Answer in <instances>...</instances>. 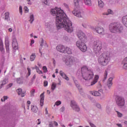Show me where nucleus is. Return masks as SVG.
<instances>
[{
    "label": "nucleus",
    "mask_w": 127,
    "mask_h": 127,
    "mask_svg": "<svg viewBox=\"0 0 127 127\" xmlns=\"http://www.w3.org/2000/svg\"><path fill=\"white\" fill-rule=\"evenodd\" d=\"M55 105H56V106H60V105H61V101H57V102L55 103Z\"/></svg>",
    "instance_id": "45"
},
{
    "label": "nucleus",
    "mask_w": 127,
    "mask_h": 127,
    "mask_svg": "<svg viewBox=\"0 0 127 127\" xmlns=\"http://www.w3.org/2000/svg\"><path fill=\"white\" fill-rule=\"evenodd\" d=\"M103 48L102 42L99 40L94 41L93 43V50L95 53H99Z\"/></svg>",
    "instance_id": "5"
},
{
    "label": "nucleus",
    "mask_w": 127,
    "mask_h": 127,
    "mask_svg": "<svg viewBox=\"0 0 127 127\" xmlns=\"http://www.w3.org/2000/svg\"><path fill=\"white\" fill-rule=\"evenodd\" d=\"M86 42H83L81 40H78L76 42V46L82 52H86L87 51V45L85 44Z\"/></svg>",
    "instance_id": "6"
},
{
    "label": "nucleus",
    "mask_w": 127,
    "mask_h": 127,
    "mask_svg": "<svg viewBox=\"0 0 127 127\" xmlns=\"http://www.w3.org/2000/svg\"><path fill=\"white\" fill-rule=\"evenodd\" d=\"M19 12L20 14L22 15V7L21 6H19Z\"/></svg>",
    "instance_id": "47"
},
{
    "label": "nucleus",
    "mask_w": 127,
    "mask_h": 127,
    "mask_svg": "<svg viewBox=\"0 0 127 127\" xmlns=\"http://www.w3.org/2000/svg\"><path fill=\"white\" fill-rule=\"evenodd\" d=\"M117 125L118 126V127H123V126L122 125V124H117Z\"/></svg>",
    "instance_id": "62"
},
{
    "label": "nucleus",
    "mask_w": 127,
    "mask_h": 127,
    "mask_svg": "<svg viewBox=\"0 0 127 127\" xmlns=\"http://www.w3.org/2000/svg\"><path fill=\"white\" fill-rule=\"evenodd\" d=\"M64 53H66L67 54H71L72 53V49H70L69 47H65Z\"/></svg>",
    "instance_id": "21"
},
{
    "label": "nucleus",
    "mask_w": 127,
    "mask_h": 127,
    "mask_svg": "<svg viewBox=\"0 0 127 127\" xmlns=\"http://www.w3.org/2000/svg\"><path fill=\"white\" fill-rule=\"evenodd\" d=\"M64 6H65V7H66V8H68V4H67V3H64Z\"/></svg>",
    "instance_id": "57"
},
{
    "label": "nucleus",
    "mask_w": 127,
    "mask_h": 127,
    "mask_svg": "<svg viewBox=\"0 0 127 127\" xmlns=\"http://www.w3.org/2000/svg\"><path fill=\"white\" fill-rule=\"evenodd\" d=\"M71 107L76 112H79L80 111V108H79V106L77 105V104H76V102L74 100L71 101Z\"/></svg>",
    "instance_id": "11"
},
{
    "label": "nucleus",
    "mask_w": 127,
    "mask_h": 127,
    "mask_svg": "<svg viewBox=\"0 0 127 127\" xmlns=\"http://www.w3.org/2000/svg\"><path fill=\"white\" fill-rule=\"evenodd\" d=\"M95 30L97 33H98V34H100L101 35H104V34L105 33V29L100 26H97L95 28Z\"/></svg>",
    "instance_id": "10"
},
{
    "label": "nucleus",
    "mask_w": 127,
    "mask_h": 127,
    "mask_svg": "<svg viewBox=\"0 0 127 127\" xmlns=\"http://www.w3.org/2000/svg\"><path fill=\"white\" fill-rule=\"evenodd\" d=\"M5 19L6 20H9V12H6L4 13Z\"/></svg>",
    "instance_id": "28"
},
{
    "label": "nucleus",
    "mask_w": 127,
    "mask_h": 127,
    "mask_svg": "<svg viewBox=\"0 0 127 127\" xmlns=\"http://www.w3.org/2000/svg\"><path fill=\"white\" fill-rule=\"evenodd\" d=\"M116 113H117L118 118H122V117H123V114L121 113V112L116 111Z\"/></svg>",
    "instance_id": "37"
},
{
    "label": "nucleus",
    "mask_w": 127,
    "mask_h": 127,
    "mask_svg": "<svg viewBox=\"0 0 127 127\" xmlns=\"http://www.w3.org/2000/svg\"><path fill=\"white\" fill-rule=\"evenodd\" d=\"M36 123L37 125H40V124H41V122H40V119H38L36 121Z\"/></svg>",
    "instance_id": "52"
},
{
    "label": "nucleus",
    "mask_w": 127,
    "mask_h": 127,
    "mask_svg": "<svg viewBox=\"0 0 127 127\" xmlns=\"http://www.w3.org/2000/svg\"><path fill=\"white\" fill-rule=\"evenodd\" d=\"M31 44H34V40H32L31 41Z\"/></svg>",
    "instance_id": "63"
},
{
    "label": "nucleus",
    "mask_w": 127,
    "mask_h": 127,
    "mask_svg": "<svg viewBox=\"0 0 127 127\" xmlns=\"http://www.w3.org/2000/svg\"><path fill=\"white\" fill-rule=\"evenodd\" d=\"M16 91L19 95L22 93V89L21 88H19Z\"/></svg>",
    "instance_id": "38"
},
{
    "label": "nucleus",
    "mask_w": 127,
    "mask_h": 127,
    "mask_svg": "<svg viewBox=\"0 0 127 127\" xmlns=\"http://www.w3.org/2000/svg\"><path fill=\"white\" fill-rule=\"evenodd\" d=\"M8 97L7 96H3L2 98L1 99V102H4V101H5V100H7L8 99Z\"/></svg>",
    "instance_id": "40"
},
{
    "label": "nucleus",
    "mask_w": 127,
    "mask_h": 127,
    "mask_svg": "<svg viewBox=\"0 0 127 127\" xmlns=\"http://www.w3.org/2000/svg\"><path fill=\"white\" fill-rule=\"evenodd\" d=\"M43 70H44V73H47V67L46 66H43Z\"/></svg>",
    "instance_id": "44"
},
{
    "label": "nucleus",
    "mask_w": 127,
    "mask_h": 127,
    "mask_svg": "<svg viewBox=\"0 0 127 127\" xmlns=\"http://www.w3.org/2000/svg\"><path fill=\"white\" fill-rule=\"evenodd\" d=\"M124 62H127V57L125 59H124Z\"/></svg>",
    "instance_id": "64"
},
{
    "label": "nucleus",
    "mask_w": 127,
    "mask_h": 127,
    "mask_svg": "<svg viewBox=\"0 0 127 127\" xmlns=\"http://www.w3.org/2000/svg\"><path fill=\"white\" fill-rule=\"evenodd\" d=\"M36 57V56L35 55V54H32L30 57V61H34V60H35Z\"/></svg>",
    "instance_id": "30"
},
{
    "label": "nucleus",
    "mask_w": 127,
    "mask_h": 127,
    "mask_svg": "<svg viewBox=\"0 0 127 127\" xmlns=\"http://www.w3.org/2000/svg\"><path fill=\"white\" fill-rule=\"evenodd\" d=\"M45 113L46 115H48V110H47V108L45 109Z\"/></svg>",
    "instance_id": "60"
},
{
    "label": "nucleus",
    "mask_w": 127,
    "mask_h": 127,
    "mask_svg": "<svg viewBox=\"0 0 127 127\" xmlns=\"http://www.w3.org/2000/svg\"><path fill=\"white\" fill-rule=\"evenodd\" d=\"M90 94L93 95V96H95V97L101 96V93L99 91H90Z\"/></svg>",
    "instance_id": "19"
},
{
    "label": "nucleus",
    "mask_w": 127,
    "mask_h": 127,
    "mask_svg": "<svg viewBox=\"0 0 127 127\" xmlns=\"http://www.w3.org/2000/svg\"><path fill=\"white\" fill-rule=\"evenodd\" d=\"M109 30L112 33H121L123 32L124 28L118 23H112L109 25Z\"/></svg>",
    "instance_id": "4"
},
{
    "label": "nucleus",
    "mask_w": 127,
    "mask_h": 127,
    "mask_svg": "<svg viewBox=\"0 0 127 127\" xmlns=\"http://www.w3.org/2000/svg\"><path fill=\"white\" fill-rule=\"evenodd\" d=\"M108 13H103V15H109V14H113V11H112V10H111V9H108Z\"/></svg>",
    "instance_id": "32"
},
{
    "label": "nucleus",
    "mask_w": 127,
    "mask_h": 127,
    "mask_svg": "<svg viewBox=\"0 0 127 127\" xmlns=\"http://www.w3.org/2000/svg\"><path fill=\"white\" fill-rule=\"evenodd\" d=\"M60 112H64L65 111V107H62L60 109Z\"/></svg>",
    "instance_id": "49"
},
{
    "label": "nucleus",
    "mask_w": 127,
    "mask_h": 127,
    "mask_svg": "<svg viewBox=\"0 0 127 127\" xmlns=\"http://www.w3.org/2000/svg\"><path fill=\"white\" fill-rule=\"evenodd\" d=\"M72 13L74 15L77 16V17H82L83 16V12H82V10L78 9V8H76L73 10Z\"/></svg>",
    "instance_id": "9"
},
{
    "label": "nucleus",
    "mask_w": 127,
    "mask_h": 127,
    "mask_svg": "<svg viewBox=\"0 0 127 127\" xmlns=\"http://www.w3.org/2000/svg\"><path fill=\"white\" fill-rule=\"evenodd\" d=\"M57 84L55 82H53L52 86H51V89L52 90H53V91H54V90H55V89L56 88V86H57Z\"/></svg>",
    "instance_id": "33"
},
{
    "label": "nucleus",
    "mask_w": 127,
    "mask_h": 127,
    "mask_svg": "<svg viewBox=\"0 0 127 127\" xmlns=\"http://www.w3.org/2000/svg\"><path fill=\"white\" fill-rule=\"evenodd\" d=\"M122 23L127 27V15L124 16L122 18Z\"/></svg>",
    "instance_id": "18"
},
{
    "label": "nucleus",
    "mask_w": 127,
    "mask_h": 127,
    "mask_svg": "<svg viewBox=\"0 0 127 127\" xmlns=\"http://www.w3.org/2000/svg\"><path fill=\"white\" fill-rule=\"evenodd\" d=\"M20 95H21V97H24L25 96V93H22L21 94H20Z\"/></svg>",
    "instance_id": "59"
},
{
    "label": "nucleus",
    "mask_w": 127,
    "mask_h": 127,
    "mask_svg": "<svg viewBox=\"0 0 127 127\" xmlns=\"http://www.w3.org/2000/svg\"><path fill=\"white\" fill-rule=\"evenodd\" d=\"M98 63L102 66H107L110 61V56L108 52H103L98 58Z\"/></svg>",
    "instance_id": "3"
},
{
    "label": "nucleus",
    "mask_w": 127,
    "mask_h": 127,
    "mask_svg": "<svg viewBox=\"0 0 127 127\" xmlns=\"http://www.w3.org/2000/svg\"><path fill=\"white\" fill-rule=\"evenodd\" d=\"M31 111L33 112V113H37L38 111V108L36 106H34V105H32L31 106Z\"/></svg>",
    "instance_id": "23"
},
{
    "label": "nucleus",
    "mask_w": 127,
    "mask_h": 127,
    "mask_svg": "<svg viewBox=\"0 0 127 127\" xmlns=\"http://www.w3.org/2000/svg\"><path fill=\"white\" fill-rule=\"evenodd\" d=\"M107 77H108V71L105 70L104 72V79L103 80H106Z\"/></svg>",
    "instance_id": "35"
},
{
    "label": "nucleus",
    "mask_w": 127,
    "mask_h": 127,
    "mask_svg": "<svg viewBox=\"0 0 127 127\" xmlns=\"http://www.w3.org/2000/svg\"><path fill=\"white\" fill-rule=\"evenodd\" d=\"M7 82H8V81L7 80V79H4L2 82V85H5V84H6L7 83Z\"/></svg>",
    "instance_id": "42"
},
{
    "label": "nucleus",
    "mask_w": 127,
    "mask_h": 127,
    "mask_svg": "<svg viewBox=\"0 0 127 127\" xmlns=\"http://www.w3.org/2000/svg\"><path fill=\"white\" fill-rule=\"evenodd\" d=\"M77 36L81 41L87 42V37L83 32H79L77 34Z\"/></svg>",
    "instance_id": "8"
},
{
    "label": "nucleus",
    "mask_w": 127,
    "mask_h": 127,
    "mask_svg": "<svg viewBox=\"0 0 127 127\" xmlns=\"http://www.w3.org/2000/svg\"><path fill=\"white\" fill-rule=\"evenodd\" d=\"M49 127H53V123L52 122H50L49 125Z\"/></svg>",
    "instance_id": "55"
},
{
    "label": "nucleus",
    "mask_w": 127,
    "mask_h": 127,
    "mask_svg": "<svg viewBox=\"0 0 127 127\" xmlns=\"http://www.w3.org/2000/svg\"><path fill=\"white\" fill-rule=\"evenodd\" d=\"M24 10L26 13H27L29 11V9H28V7L27 6H25L24 8Z\"/></svg>",
    "instance_id": "39"
},
{
    "label": "nucleus",
    "mask_w": 127,
    "mask_h": 127,
    "mask_svg": "<svg viewBox=\"0 0 127 127\" xmlns=\"http://www.w3.org/2000/svg\"><path fill=\"white\" fill-rule=\"evenodd\" d=\"M84 3L86 5H91L92 4V2L91 0H84Z\"/></svg>",
    "instance_id": "26"
},
{
    "label": "nucleus",
    "mask_w": 127,
    "mask_h": 127,
    "mask_svg": "<svg viewBox=\"0 0 127 127\" xmlns=\"http://www.w3.org/2000/svg\"><path fill=\"white\" fill-rule=\"evenodd\" d=\"M80 0H74L73 3L75 6H79V3L80 2Z\"/></svg>",
    "instance_id": "29"
},
{
    "label": "nucleus",
    "mask_w": 127,
    "mask_h": 127,
    "mask_svg": "<svg viewBox=\"0 0 127 127\" xmlns=\"http://www.w3.org/2000/svg\"><path fill=\"white\" fill-rule=\"evenodd\" d=\"M37 72L38 73V74H43V73L42 72V71L40 70L39 68L36 70Z\"/></svg>",
    "instance_id": "51"
},
{
    "label": "nucleus",
    "mask_w": 127,
    "mask_h": 127,
    "mask_svg": "<svg viewBox=\"0 0 127 127\" xmlns=\"http://www.w3.org/2000/svg\"><path fill=\"white\" fill-rule=\"evenodd\" d=\"M5 45L6 47V50L7 52H9V42L8 41H5Z\"/></svg>",
    "instance_id": "20"
},
{
    "label": "nucleus",
    "mask_w": 127,
    "mask_h": 127,
    "mask_svg": "<svg viewBox=\"0 0 127 127\" xmlns=\"http://www.w3.org/2000/svg\"><path fill=\"white\" fill-rule=\"evenodd\" d=\"M96 107L98 108V109H101V105L100 104H97Z\"/></svg>",
    "instance_id": "56"
},
{
    "label": "nucleus",
    "mask_w": 127,
    "mask_h": 127,
    "mask_svg": "<svg viewBox=\"0 0 127 127\" xmlns=\"http://www.w3.org/2000/svg\"><path fill=\"white\" fill-rule=\"evenodd\" d=\"M47 0H43V1L45 3V4H47V3H48Z\"/></svg>",
    "instance_id": "58"
},
{
    "label": "nucleus",
    "mask_w": 127,
    "mask_h": 127,
    "mask_svg": "<svg viewBox=\"0 0 127 127\" xmlns=\"http://www.w3.org/2000/svg\"><path fill=\"white\" fill-rule=\"evenodd\" d=\"M12 46L13 49L16 50L18 48V44L17 43V40L16 38H14L12 40Z\"/></svg>",
    "instance_id": "13"
},
{
    "label": "nucleus",
    "mask_w": 127,
    "mask_h": 127,
    "mask_svg": "<svg viewBox=\"0 0 127 127\" xmlns=\"http://www.w3.org/2000/svg\"><path fill=\"white\" fill-rule=\"evenodd\" d=\"M0 51H3V44L2 43V40L0 38Z\"/></svg>",
    "instance_id": "27"
},
{
    "label": "nucleus",
    "mask_w": 127,
    "mask_h": 127,
    "mask_svg": "<svg viewBox=\"0 0 127 127\" xmlns=\"http://www.w3.org/2000/svg\"><path fill=\"white\" fill-rule=\"evenodd\" d=\"M113 85V78H109L108 81L107 82V86L110 88Z\"/></svg>",
    "instance_id": "22"
},
{
    "label": "nucleus",
    "mask_w": 127,
    "mask_h": 127,
    "mask_svg": "<svg viewBox=\"0 0 127 127\" xmlns=\"http://www.w3.org/2000/svg\"><path fill=\"white\" fill-rule=\"evenodd\" d=\"M48 86V81L45 80L44 81V87H47Z\"/></svg>",
    "instance_id": "43"
},
{
    "label": "nucleus",
    "mask_w": 127,
    "mask_h": 127,
    "mask_svg": "<svg viewBox=\"0 0 127 127\" xmlns=\"http://www.w3.org/2000/svg\"><path fill=\"white\" fill-rule=\"evenodd\" d=\"M34 94H35V89H32L30 91L31 97H34Z\"/></svg>",
    "instance_id": "34"
},
{
    "label": "nucleus",
    "mask_w": 127,
    "mask_h": 127,
    "mask_svg": "<svg viewBox=\"0 0 127 127\" xmlns=\"http://www.w3.org/2000/svg\"><path fill=\"white\" fill-rule=\"evenodd\" d=\"M34 21V16L33 15V14L30 15V19L29 20V22H30V23H32V22H33Z\"/></svg>",
    "instance_id": "31"
},
{
    "label": "nucleus",
    "mask_w": 127,
    "mask_h": 127,
    "mask_svg": "<svg viewBox=\"0 0 127 127\" xmlns=\"http://www.w3.org/2000/svg\"><path fill=\"white\" fill-rule=\"evenodd\" d=\"M98 6L99 7H104V2L102 1V0H98Z\"/></svg>",
    "instance_id": "25"
},
{
    "label": "nucleus",
    "mask_w": 127,
    "mask_h": 127,
    "mask_svg": "<svg viewBox=\"0 0 127 127\" xmlns=\"http://www.w3.org/2000/svg\"><path fill=\"white\" fill-rule=\"evenodd\" d=\"M27 70H28V73H27V75H26V78H28V77H29V75H30L31 72V70L29 67L27 68Z\"/></svg>",
    "instance_id": "36"
},
{
    "label": "nucleus",
    "mask_w": 127,
    "mask_h": 127,
    "mask_svg": "<svg viewBox=\"0 0 127 127\" xmlns=\"http://www.w3.org/2000/svg\"><path fill=\"white\" fill-rule=\"evenodd\" d=\"M60 75H61V76H62L64 79L66 80V81H69V77H68V76H67V75H66V74H65V73L62 70L60 71Z\"/></svg>",
    "instance_id": "17"
},
{
    "label": "nucleus",
    "mask_w": 127,
    "mask_h": 127,
    "mask_svg": "<svg viewBox=\"0 0 127 127\" xmlns=\"http://www.w3.org/2000/svg\"><path fill=\"white\" fill-rule=\"evenodd\" d=\"M64 63L67 66H70V65H72L73 64V60L70 57H67L64 61Z\"/></svg>",
    "instance_id": "12"
},
{
    "label": "nucleus",
    "mask_w": 127,
    "mask_h": 127,
    "mask_svg": "<svg viewBox=\"0 0 127 127\" xmlns=\"http://www.w3.org/2000/svg\"><path fill=\"white\" fill-rule=\"evenodd\" d=\"M124 69H126V70H127V63H125L123 66Z\"/></svg>",
    "instance_id": "48"
},
{
    "label": "nucleus",
    "mask_w": 127,
    "mask_h": 127,
    "mask_svg": "<svg viewBox=\"0 0 127 127\" xmlns=\"http://www.w3.org/2000/svg\"><path fill=\"white\" fill-rule=\"evenodd\" d=\"M76 86L77 88H78V89L79 90V91L81 92L80 90H82V88H81V87H80V85L79 84H76Z\"/></svg>",
    "instance_id": "50"
},
{
    "label": "nucleus",
    "mask_w": 127,
    "mask_h": 127,
    "mask_svg": "<svg viewBox=\"0 0 127 127\" xmlns=\"http://www.w3.org/2000/svg\"><path fill=\"white\" fill-rule=\"evenodd\" d=\"M52 15L56 16V23L58 29L64 28L66 31L71 33L73 31L72 22L69 20L66 13L61 8L56 7L51 10Z\"/></svg>",
    "instance_id": "1"
},
{
    "label": "nucleus",
    "mask_w": 127,
    "mask_h": 127,
    "mask_svg": "<svg viewBox=\"0 0 127 127\" xmlns=\"http://www.w3.org/2000/svg\"><path fill=\"white\" fill-rule=\"evenodd\" d=\"M54 125L55 126V127H58V123L56 121L54 122Z\"/></svg>",
    "instance_id": "54"
},
{
    "label": "nucleus",
    "mask_w": 127,
    "mask_h": 127,
    "mask_svg": "<svg viewBox=\"0 0 127 127\" xmlns=\"http://www.w3.org/2000/svg\"><path fill=\"white\" fill-rule=\"evenodd\" d=\"M40 105L41 107H42L44 105V93H42L40 96Z\"/></svg>",
    "instance_id": "16"
},
{
    "label": "nucleus",
    "mask_w": 127,
    "mask_h": 127,
    "mask_svg": "<svg viewBox=\"0 0 127 127\" xmlns=\"http://www.w3.org/2000/svg\"><path fill=\"white\" fill-rule=\"evenodd\" d=\"M82 77L86 81L92 80L94 77V72L90 69H88L87 66H83L81 68Z\"/></svg>",
    "instance_id": "2"
},
{
    "label": "nucleus",
    "mask_w": 127,
    "mask_h": 127,
    "mask_svg": "<svg viewBox=\"0 0 127 127\" xmlns=\"http://www.w3.org/2000/svg\"><path fill=\"white\" fill-rule=\"evenodd\" d=\"M82 26L84 27V28H87L88 27V23L87 22H84L82 24Z\"/></svg>",
    "instance_id": "41"
},
{
    "label": "nucleus",
    "mask_w": 127,
    "mask_h": 127,
    "mask_svg": "<svg viewBox=\"0 0 127 127\" xmlns=\"http://www.w3.org/2000/svg\"><path fill=\"white\" fill-rule=\"evenodd\" d=\"M116 104L119 107L125 106V98L124 97L118 96L116 99Z\"/></svg>",
    "instance_id": "7"
},
{
    "label": "nucleus",
    "mask_w": 127,
    "mask_h": 127,
    "mask_svg": "<svg viewBox=\"0 0 127 127\" xmlns=\"http://www.w3.org/2000/svg\"><path fill=\"white\" fill-rule=\"evenodd\" d=\"M12 85H13L12 83L9 84L8 85H7L6 89H9V88L12 87Z\"/></svg>",
    "instance_id": "46"
},
{
    "label": "nucleus",
    "mask_w": 127,
    "mask_h": 127,
    "mask_svg": "<svg viewBox=\"0 0 127 127\" xmlns=\"http://www.w3.org/2000/svg\"><path fill=\"white\" fill-rule=\"evenodd\" d=\"M66 48H65V46L63 45H59L57 47V50L59 52H61L62 53H65V49Z\"/></svg>",
    "instance_id": "14"
},
{
    "label": "nucleus",
    "mask_w": 127,
    "mask_h": 127,
    "mask_svg": "<svg viewBox=\"0 0 127 127\" xmlns=\"http://www.w3.org/2000/svg\"><path fill=\"white\" fill-rule=\"evenodd\" d=\"M27 104H28V110H29V105H30V104H31V102H30V101H27Z\"/></svg>",
    "instance_id": "53"
},
{
    "label": "nucleus",
    "mask_w": 127,
    "mask_h": 127,
    "mask_svg": "<svg viewBox=\"0 0 127 127\" xmlns=\"http://www.w3.org/2000/svg\"><path fill=\"white\" fill-rule=\"evenodd\" d=\"M99 78H100L99 75L96 74L94 76L93 80L91 82L90 86H93V85H95L96 83H97L98 80H99Z\"/></svg>",
    "instance_id": "15"
},
{
    "label": "nucleus",
    "mask_w": 127,
    "mask_h": 127,
    "mask_svg": "<svg viewBox=\"0 0 127 127\" xmlns=\"http://www.w3.org/2000/svg\"><path fill=\"white\" fill-rule=\"evenodd\" d=\"M28 4H29V5H31V4H32V2H31V1H28Z\"/></svg>",
    "instance_id": "61"
},
{
    "label": "nucleus",
    "mask_w": 127,
    "mask_h": 127,
    "mask_svg": "<svg viewBox=\"0 0 127 127\" xmlns=\"http://www.w3.org/2000/svg\"><path fill=\"white\" fill-rule=\"evenodd\" d=\"M17 83L18 84H23V78L22 77H19L17 78Z\"/></svg>",
    "instance_id": "24"
}]
</instances>
